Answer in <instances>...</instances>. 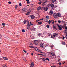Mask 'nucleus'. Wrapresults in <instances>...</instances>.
<instances>
[{
	"label": "nucleus",
	"instance_id": "f257e3e1",
	"mask_svg": "<svg viewBox=\"0 0 67 67\" xmlns=\"http://www.w3.org/2000/svg\"><path fill=\"white\" fill-rule=\"evenodd\" d=\"M27 28L29 31H30V30H31V26H30V24H27Z\"/></svg>",
	"mask_w": 67,
	"mask_h": 67
},
{
	"label": "nucleus",
	"instance_id": "f03ea898",
	"mask_svg": "<svg viewBox=\"0 0 67 67\" xmlns=\"http://www.w3.org/2000/svg\"><path fill=\"white\" fill-rule=\"evenodd\" d=\"M53 16L55 18H57L58 16H57V14L56 13H54Z\"/></svg>",
	"mask_w": 67,
	"mask_h": 67
},
{
	"label": "nucleus",
	"instance_id": "7ed1b4c3",
	"mask_svg": "<svg viewBox=\"0 0 67 67\" xmlns=\"http://www.w3.org/2000/svg\"><path fill=\"white\" fill-rule=\"evenodd\" d=\"M34 42L35 45H37L38 41L35 40Z\"/></svg>",
	"mask_w": 67,
	"mask_h": 67
},
{
	"label": "nucleus",
	"instance_id": "20e7f679",
	"mask_svg": "<svg viewBox=\"0 0 67 67\" xmlns=\"http://www.w3.org/2000/svg\"><path fill=\"white\" fill-rule=\"evenodd\" d=\"M22 11L23 12H24L25 13L26 11V9H22Z\"/></svg>",
	"mask_w": 67,
	"mask_h": 67
},
{
	"label": "nucleus",
	"instance_id": "39448f33",
	"mask_svg": "<svg viewBox=\"0 0 67 67\" xmlns=\"http://www.w3.org/2000/svg\"><path fill=\"white\" fill-rule=\"evenodd\" d=\"M57 15L58 17H59V18H60V17H61V14H60L59 13H57Z\"/></svg>",
	"mask_w": 67,
	"mask_h": 67
},
{
	"label": "nucleus",
	"instance_id": "423d86ee",
	"mask_svg": "<svg viewBox=\"0 0 67 67\" xmlns=\"http://www.w3.org/2000/svg\"><path fill=\"white\" fill-rule=\"evenodd\" d=\"M27 22V21L26 20H25V19L24 20V21L23 22V23H24V24H25L26 23V22Z\"/></svg>",
	"mask_w": 67,
	"mask_h": 67
},
{
	"label": "nucleus",
	"instance_id": "0eeeda50",
	"mask_svg": "<svg viewBox=\"0 0 67 67\" xmlns=\"http://www.w3.org/2000/svg\"><path fill=\"white\" fill-rule=\"evenodd\" d=\"M44 10L45 11H47V10H48V8L46 7H45L44 8Z\"/></svg>",
	"mask_w": 67,
	"mask_h": 67
},
{
	"label": "nucleus",
	"instance_id": "6e6552de",
	"mask_svg": "<svg viewBox=\"0 0 67 67\" xmlns=\"http://www.w3.org/2000/svg\"><path fill=\"white\" fill-rule=\"evenodd\" d=\"M52 38H54V37H55L56 36V35H51Z\"/></svg>",
	"mask_w": 67,
	"mask_h": 67
},
{
	"label": "nucleus",
	"instance_id": "1a4fd4ad",
	"mask_svg": "<svg viewBox=\"0 0 67 67\" xmlns=\"http://www.w3.org/2000/svg\"><path fill=\"white\" fill-rule=\"evenodd\" d=\"M30 17L32 19H34V18H35V16H34V15H30Z\"/></svg>",
	"mask_w": 67,
	"mask_h": 67
},
{
	"label": "nucleus",
	"instance_id": "9d476101",
	"mask_svg": "<svg viewBox=\"0 0 67 67\" xmlns=\"http://www.w3.org/2000/svg\"><path fill=\"white\" fill-rule=\"evenodd\" d=\"M34 49L36 51H37V52H38L39 51V49L38 48H37V47H35L34 48Z\"/></svg>",
	"mask_w": 67,
	"mask_h": 67
},
{
	"label": "nucleus",
	"instance_id": "9b49d317",
	"mask_svg": "<svg viewBox=\"0 0 67 67\" xmlns=\"http://www.w3.org/2000/svg\"><path fill=\"white\" fill-rule=\"evenodd\" d=\"M40 46V47L42 48H43V47H44V45H43V44H41Z\"/></svg>",
	"mask_w": 67,
	"mask_h": 67
},
{
	"label": "nucleus",
	"instance_id": "f8f14e48",
	"mask_svg": "<svg viewBox=\"0 0 67 67\" xmlns=\"http://www.w3.org/2000/svg\"><path fill=\"white\" fill-rule=\"evenodd\" d=\"M50 5L51 8H53L54 7V5L53 4H50Z\"/></svg>",
	"mask_w": 67,
	"mask_h": 67
},
{
	"label": "nucleus",
	"instance_id": "ddd939ff",
	"mask_svg": "<svg viewBox=\"0 0 67 67\" xmlns=\"http://www.w3.org/2000/svg\"><path fill=\"white\" fill-rule=\"evenodd\" d=\"M34 63L32 62L31 64V67H33L34 66Z\"/></svg>",
	"mask_w": 67,
	"mask_h": 67
},
{
	"label": "nucleus",
	"instance_id": "4468645a",
	"mask_svg": "<svg viewBox=\"0 0 67 67\" xmlns=\"http://www.w3.org/2000/svg\"><path fill=\"white\" fill-rule=\"evenodd\" d=\"M41 9V7L40 6H39L37 8V10H40Z\"/></svg>",
	"mask_w": 67,
	"mask_h": 67
},
{
	"label": "nucleus",
	"instance_id": "2eb2a0df",
	"mask_svg": "<svg viewBox=\"0 0 67 67\" xmlns=\"http://www.w3.org/2000/svg\"><path fill=\"white\" fill-rule=\"evenodd\" d=\"M49 14H53V11L51 10L49 13Z\"/></svg>",
	"mask_w": 67,
	"mask_h": 67
},
{
	"label": "nucleus",
	"instance_id": "dca6fc26",
	"mask_svg": "<svg viewBox=\"0 0 67 67\" xmlns=\"http://www.w3.org/2000/svg\"><path fill=\"white\" fill-rule=\"evenodd\" d=\"M51 55L52 56H54L55 55V53H51Z\"/></svg>",
	"mask_w": 67,
	"mask_h": 67
},
{
	"label": "nucleus",
	"instance_id": "f3484780",
	"mask_svg": "<svg viewBox=\"0 0 67 67\" xmlns=\"http://www.w3.org/2000/svg\"><path fill=\"white\" fill-rule=\"evenodd\" d=\"M43 1L44 3L43 4H44V3H46V2H47V1H46V0H43Z\"/></svg>",
	"mask_w": 67,
	"mask_h": 67
},
{
	"label": "nucleus",
	"instance_id": "a211bd4d",
	"mask_svg": "<svg viewBox=\"0 0 67 67\" xmlns=\"http://www.w3.org/2000/svg\"><path fill=\"white\" fill-rule=\"evenodd\" d=\"M29 0H26V1H27V4H29L30 3V2H29Z\"/></svg>",
	"mask_w": 67,
	"mask_h": 67
},
{
	"label": "nucleus",
	"instance_id": "6ab92c4d",
	"mask_svg": "<svg viewBox=\"0 0 67 67\" xmlns=\"http://www.w3.org/2000/svg\"><path fill=\"white\" fill-rule=\"evenodd\" d=\"M3 59L4 60H8V58L6 57H4L3 58Z\"/></svg>",
	"mask_w": 67,
	"mask_h": 67
},
{
	"label": "nucleus",
	"instance_id": "aec40b11",
	"mask_svg": "<svg viewBox=\"0 0 67 67\" xmlns=\"http://www.w3.org/2000/svg\"><path fill=\"white\" fill-rule=\"evenodd\" d=\"M56 0H52V3H54L55 2H56Z\"/></svg>",
	"mask_w": 67,
	"mask_h": 67
},
{
	"label": "nucleus",
	"instance_id": "412c9836",
	"mask_svg": "<svg viewBox=\"0 0 67 67\" xmlns=\"http://www.w3.org/2000/svg\"><path fill=\"white\" fill-rule=\"evenodd\" d=\"M29 14H30V13L29 12H27V13H26V15H29Z\"/></svg>",
	"mask_w": 67,
	"mask_h": 67
},
{
	"label": "nucleus",
	"instance_id": "4be33fe9",
	"mask_svg": "<svg viewBox=\"0 0 67 67\" xmlns=\"http://www.w3.org/2000/svg\"><path fill=\"white\" fill-rule=\"evenodd\" d=\"M42 24V21H40L38 22V24Z\"/></svg>",
	"mask_w": 67,
	"mask_h": 67
},
{
	"label": "nucleus",
	"instance_id": "5701e85b",
	"mask_svg": "<svg viewBox=\"0 0 67 67\" xmlns=\"http://www.w3.org/2000/svg\"><path fill=\"white\" fill-rule=\"evenodd\" d=\"M51 22H52V24H54L55 22V21H54L53 20H51Z\"/></svg>",
	"mask_w": 67,
	"mask_h": 67
},
{
	"label": "nucleus",
	"instance_id": "b1692460",
	"mask_svg": "<svg viewBox=\"0 0 67 67\" xmlns=\"http://www.w3.org/2000/svg\"><path fill=\"white\" fill-rule=\"evenodd\" d=\"M47 28H48V29H49V25H47Z\"/></svg>",
	"mask_w": 67,
	"mask_h": 67
},
{
	"label": "nucleus",
	"instance_id": "393cba45",
	"mask_svg": "<svg viewBox=\"0 0 67 67\" xmlns=\"http://www.w3.org/2000/svg\"><path fill=\"white\" fill-rule=\"evenodd\" d=\"M62 25H58V28H59V27H62Z\"/></svg>",
	"mask_w": 67,
	"mask_h": 67
},
{
	"label": "nucleus",
	"instance_id": "a878e982",
	"mask_svg": "<svg viewBox=\"0 0 67 67\" xmlns=\"http://www.w3.org/2000/svg\"><path fill=\"white\" fill-rule=\"evenodd\" d=\"M2 25H3V26H5V23H3L2 24Z\"/></svg>",
	"mask_w": 67,
	"mask_h": 67
},
{
	"label": "nucleus",
	"instance_id": "bb28decb",
	"mask_svg": "<svg viewBox=\"0 0 67 67\" xmlns=\"http://www.w3.org/2000/svg\"><path fill=\"white\" fill-rule=\"evenodd\" d=\"M38 52H40V53H43V52H42V51H41V50H39L38 51Z\"/></svg>",
	"mask_w": 67,
	"mask_h": 67
},
{
	"label": "nucleus",
	"instance_id": "cd10ccee",
	"mask_svg": "<svg viewBox=\"0 0 67 67\" xmlns=\"http://www.w3.org/2000/svg\"><path fill=\"white\" fill-rule=\"evenodd\" d=\"M62 44H63V45H66V43H65V42H62Z\"/></svg>",
	"mask_w": 67,
	"mask_h": 67
},
{
	"label": "nucleus",
	"instance_id": "c85d7f7f",
	"mask_svg": "<svg viewBox=\"0 0 67 67\" xmlns=\"http://www.w3.org/2000/svg\"><path fill=\"white\" fill-rule=\"evenodd\" d=\"M49 18V17L48 16H46V19H48Z\"/></svg>",
	"mask_w": 67,
	"mask_h": 67
},
{
	"label": "nucleus",
	"instance_id": "c756f323",
	"mask_svg": "<svg viewBox=\"0 0 67 67\" xmlns=\"http://www.w3.org/2000/svg\"><path fill=\"white\" fill-rule=\"evenodd\" d=\"M58 28L59 30H62V27H59V28Z\"/></svg>",
	"mask_w": 67,
	"mask_h": 67
},
{
	"label": "nucleus",
	"instance_id": "7c9ffc66",
	"mask_svg": "<svg viewBox=\"0 0 67 67\" xmlns=\"http://www.w3.org/2000/svg\"><path fill=\"white\" fill-rule=\"evenodd\" d=\"M51 20H49L48 21V23L50 24H51Z\"/></svg>",
	"mask_w": 67,
	"mask_h": 67
},
{
	"label": "nucleus",
	"instance_id": "2f4dec72",
	"mask_svg": "<svg viewBox=\"0 0 67 67\" xmlns=\"http://www.w3.org/2000/svg\"><path fill=\"white\" fill-rule=\"evenodd\" d=\"M46 60H48V61H49V59L48 58H46Z\"/></svg>",
	"mask_w": 67,
	"mask_h": 67
},
{
	"label": "nucleus",
	"instance_id": "473e14b6",
	"mask_svg": "<svg viewBox=\"0 0 67 67\" xmlns=\"http://www.w3.org/2000/svg\"><path fill=\"white\" fill-rule=\"evenodd\" d=\"M2 67H7V66L5 65H3Z\"/></svg>",
	"mask_w": 67,
	"mask_h": 67
},
{
	"label": "nucleus",
	"instance_id": "72a5a7b5",
	"mask_svg": "<svg viewBox=\"0 0 67 67\" xmlns=\"http://www.w3.org/2000/svg\"><path fill=\"white\" fill-rule=\"evenodd\" d=\"M17 8H18V5H15V9H17Z\"/></svg>",
	"mask_w": 67,
	"mask_h": 67
},
{
	"label": "nucleus",
	"instance_id": "f704fd0d",
	"mask_svg": "<svg viewBox=\"0 0 67 67\" xmlns=\"http://www.w3.org/2000/svg\"><path fill=\"white\" fill-rule=\"evenodd\" d=\"M38 3L39 4H41V3H42V2L40 1V2H39Z\"/></svg>",
	"mask_w": 67,
	"mask_h": 67
},
{
	"label": "nucleus",
	"instance_id": "c9c22d12",
	"mask_svg": "<svg viewBox=\"0 0 67 67\" xmlns=\"http://www.w3.org/2000/svg\"><path fill=\"white\" fill-rule=\"evenodd\" d=\"M22 31L23 32H25V30H24L23 29L22 30Z\"/></svg>",
	"mask_w": 67,
	"mask_h": 67
},
{
	"label": "nucleus",
	"instance_id": "e433bc0d",
	"mask_svg": "<svg viewBox=\"0 0 67 67\" xmlns=\"http://www.w3.org/2000/svg\"><path fill=\"white\" fill-rule=\"evenodd\" d=\"M59 65H62V63L60 62L59 63Z\"/></svg>",
	"mask_w": 67,
	"mask_h": 67
},
{
	"label": "nucleus",
	"instance_id": "4c0bfd02",
	"mask_svg": "<svg viewBox=\"0 0 67 67\" xmlns=\"http://www.w3.org/2000/svg\"><path fill=\"white\" fill-rule=\"evenodd\" d=\"M53 28L54 29H56V27L55 26H53Z\"/></svg>",
	"mask_w": 67,
	"mask_h": 67
},
{
	"label": "nucleus",
	"instance_id": "58836bf2",
	"mask_svg": "<svg viewBox=\"0 0 67 67\" xmlns=\"http://www.w3.org/2000/svg\"><path fill=\"white\" fill-rule=\"evenodd\" d=\"M29 47H30L31 48H34V47H33V46H30Z\"/></svg>",
	"mask_w": 67,
	"mask_h": 67
},
{
	"label": "nucleus",
	"instance_id": "ea45409f",
	"mask_svg": "<svg viewBox=\"0 0 67 67\" xmlns=\"http://www.w3.org/2000/svg\"><path fill=\"white\" fill-rule=\"evenodd\" d=\"M23 51L25 53H26V51L25 50H23Z\"/></svg>",
	"mask_w": 67,
	"mask_h": 67
},
{
	"label": "nucleus",
	"instance_id": "a19ab883",
	"mask_svg": "<svg viewBox=\"0 0 67 67\" xmlns=\"http://www.w3.org/2000/svg\"><path fill=\"white\" fill-rule=\"evenodd\" d=\"M19 5L20 6H22V4H21V3H20L19 4Z\"/></svg>",
	"mask_w": 67,
	"mask_h": 67
},
{
	"label": "nucleus",
	"instance_id": "79ce46f5",
	"mask_svg": "<svg viewBox=\"0 0 67 67\" xmlns=\"http://www.w3.org/2000/svg\"><path fill=\"white\" fill-rule=\"evenodd\" d=\"M58 23H60V22H61V21H60V20H59L58 21Z\"/></svg>",
	"mask_w": 67,
	"mask_h": 67
},
{
	"label": "nucleus",
	"instance_id": "37998d69",
	"mask_svg": "<svg viewBox=\"0 0 67 67\" xmlns=\"http://www.w3.org/2000/svg\"><path fill=\"white\" fill-rule=\"evenodd\" d=\"M40 21V20H36V22L37 23L38 22V21Z\"/></svg>",
	"mask_w": 67,
	"mask_h": 67
},
{
	"label": "nucleus",
	"instance_id": "c03bdc74",
	"mask_svg": "<svg viewBox=\"0 0 67 67\" xmlns=\"http://www.w3.org/2000/svg\"><path fill=\"white\" fill-rule=\"evenodd\" d=\"M38 55H43L42 54H38Z\"/></svg>",
	"mask_w": 67,
	"mask_h": 67
},
{
	"label": "nucleus",
	"instance_id": "a18cd8bd",
	"mask_svg": "<svg viewBox=\"0 0 67 67\" xmlns=\"http://www.w3.org/2000/svg\"><path fill=\"white\" fill-rule=\"evenodd\" d=\"M8 3L9 4H11V2H8Z\"/></svg>",
	"mask_w": 67,
	"mask_h": 67
},
{
	"label": "nucleus",
	"instance_id": "49530a36",
	"mask_svg": "<svg viewBox=\"0 0 67 67\" xmlns=\"http://www.w3.org/2000/svg\"><path fill=\"white\" fill-rule=\"evenodd\" d=\"M43 60V61H45L46 60V59L44 58Z\"/></svg>",
	"mask_w": 67,
	"mask_h": 67
},
{
	"label": "nucleus",
	"instance_id": "de8ad7c7",
	"mask_svg": "<svg viewBox=\"0 0 67 67\" xmlns=\"http://www.w3.org/2000/svg\"><path fill=\"white\" fill-rule=\"evenodd\" d=\"M65 38L66 39H67V35H66L65 36Z\"/></svg>",
	"mask_w": 67,
	"mask_h": 67
},
{
	"label": "nucleus",
	"instance_id": "09e8293b",
	"mask_svg": "<svg viewBox=\"0 0 67 67\" xmlns=\"http://www.w3.org/2000/svg\"><path fill=\"white\" fill-rule=\"evenodd\" d=\"M31 55H32V56H33V53H32L31 54Z\"/></svg>",
	"mask_w": 67,
	"mask_h": 67
},
{
	"label": "nucleus",
	"instance_id": "8fccbe9b",
	"mask_svg": "<svg viewBox=\"0 0 67 67\" xmlns=\"http://www.w3.org/2000/svg\"><path fill=\"white\" fill-rule=\"evenodd\" d=\"M58 61H59H59H60V59H59V60H58Z\"/></svg>",
	"mask_w": 67,
	"mask_h": 67
},
{
	"label": "nucleus",
	"instance_id": "3c124183",
	"mask_svg": "<svg viewBox=\"0 0 67 67\" xmlns=\"http://www.w3.org/2000/svg\"><path fill=\"white\" fill-rule=\"evenodd\" d=\"M63 39H65V37L64 36H63Z\"/></svg>",
	"mask_w": 67,
	"mask_h": 67
},
{
	"label": "nucleus",
	"instance_id": "603ef678",
	"mask_svg": "<svg viewBox=\"0 0 67 67\" xmlns=\"http://www.w3.org/2000/svg\"><path fill=\"white\" fill-rule=\"evenodd\" d=\"M44 58H41V59H42V60H43V59H44Z\"/></svg>",
	"mask_w": 67,
	"mask_h": 67
},
{
	"label": "nucleus",
	"instance_id": "864d4df0",
	"mask_svg": "<svg viewBox=\"0 0 67 67\" xmlns=\"http://www.w3.org/2000/svg\"><path fill=\"white\" fill-rule=\"evenodd\" d=\"M65 29L66 30H67V27H65Z\"/></svg>",
	"mask_w": 67,
	"mask_h": 67
},
{
	"label": "nucleus",
	"instance_id": "5fc2aeb1",
	"mask_svg": "<svg viewBox=\"0 0 67 67\" xmlns=\"http://www.w3.org/2000/svg\"><path fill=\"white\" fill-rule=\"evenodd\" d=\"M34 25V24H31L30 25Z\"/></svg>",
	"mask_w": 67,
	"mask_h": 67
},
{
	"label": "nucleus",
	"instance_id": "6e6d98bb",
	"mask_svg": "<svg viewBox=\"0 0 67 67\" xmlns=\"http://www.w3.org/2000/svg\"><path fill=\"white\" fill-rule=\"evenodd\" d=\"M59 0L60 2L61 1H62V0Z\"/></svg>",
	"mask_w": 67,
	"mask_h": 67
},
{
	"label": "nucleus",
	"instance_id": "4d7b16f0",
	"mask_svg": "<svg viewBox=\"0 0 67 67\" xmlns=\"http://www.w3.org/2000/svg\"><path fill=\"white\" fill-rule=\"evenodd\" d=\"M56 67V66H51V67Z\"/></svg>",
	"mask_w": 67,
	"mask_h": 67
},
{
	"label": "nucleus",
	"instance_id": "13d9d810",
	"mask_svg": "<svg viewBox=\"0 0 67 67\" xmlns=\"http://www.w3.org/2000/svg\"><path fill=\"white\" fill-rule=\"evenodd\" d=\"M43 56H44V57H45V56H46V55H43Z\"/></svg>",
	"mask_w": 67,
	"mask_h": 67
},
{
	"label": "nucleus",
	"instance_id": "bf43d9fd",
	"mask_svg": "<svg viewBox=\"0 0 67 67\" xmlns=\"http://www.w3.org/2000/svg\"><path fill=\"white\" fill-rule=\"evenodd\" d=\"M32 22H30V25H31V24H32Z\"/></svg>",
	"mask_w": 67,
	"mask_h": 67
},
{
	"label": "nucleus",
	"instance_id": "052dcab7",
	"mask_svg": "<svg viewBox=\"0 0 67 67\" xmlns=\"http://www.w3.org/2000/svg\"><path fill=\"white\" fill-rule=\"evenodd\" d=\"M28 24H30V23H29V21H27Z\"/></svg>",
	"mask_w": 67,
	"mask_h": 67
},
{
	"label": "nucleus",
	"instance_id": "680f3d73",
	"mask_svg": "<svg viewBox=\"0 0 67 67\" xmlns=\"http://www.w3.org/2000/svg\"><path fill=\"white\" fill-rule=\"evenodd\" d=\"M38 35H41V33H39V34H38Z\"/></svg>",
	"mask_w": 67,
	"mask_h": 67
},
{
	"label": "nucleus",
	"instance_id": "e2e57ef3",
	"mask_svg": "<svg viewBox=\"0 0 67 67\" xmlns=\"http://www.w3.org/2000/svg\"><path fill=\"white\" fill-rule=\"evenodd\" d=\"M29 10H30V11H31L32 9H29Z\"/></svg>",
	"mask_w": 67,
	"mask_h": 67
},
{
	"label": "nucleus",
	"instance_id": "0e129e2a",
	"mask_svg": "<svg viewBox=\"0 0 67 67\" xmlns=\"http://www.w3.org/2000/svg\"><path fill=\"white\" fill-rule=\"evenodd\" d=\"M48 20H46V21L47 22H48Z\"/></svg>",
	"mask_w": 67,
	"mask_h": 67
},
{
	"label": "nucleus",
	"instance_id": "69168bd1",
	"mask_svg": "<svg viewBox=\"0 0 67 67\" xmlns=\"http://www.w3.org/2000/svg\"><path fill=\"white\" fill-rule=\"evenodd\" d=\"M58 34H56L55 35H58Z\"/></svg>",
	"mask_w": 67,
	"mask_h": 67
},
{
	"label": "nucleus",
	"instance_id": "338daca9",
	"mask_svg": "<svg viewBox=\"0 0 67 67\" xmlns=\"http://www.w3.org/2000/svg\"><path fill=\"white\" fill-rule=\"evenodd\" d=\"M61 27H61L62 28H63V27H64V26H62Z\"/></svg>",
	"mask_w": 67,
	"mask_h": 67
},
{
	"label": "nucleus",
	"instance_id": "774afa93",
	"mask_svg": "<svg viewBox=\"0 0 67 67\" xmlns=\"http://www.w3.org/2000/svg\"><path fill=\"white\" fill-rule=\"evenodd\" d=\"M64 67H67V66H65Z\"/></svg>",
	"mask_w": 67,
	"mask_h": 67
}]
</instances>
